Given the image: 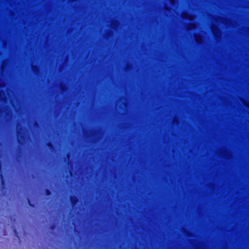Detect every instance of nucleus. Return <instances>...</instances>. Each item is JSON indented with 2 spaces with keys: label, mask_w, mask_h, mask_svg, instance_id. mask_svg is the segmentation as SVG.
I'll list each match as a JSON object with an SVG mask.
<instances>
[{
  "label": "nucleus",
  "mask_w": 249,
  "mask_h": 249,
  "mask_svg": "<svg viewBox=\"0 0 249 249\" xmlns=\"http://www.w3.org/2000/svg\"><path fill=\"white\" fill-rule=\"evenodd\" d=\"M169 1H170V3H171L172 5H173V4H174V0H169Z\"/></svg>",
  "instance_id": "5"
},
{
  "label": "nucleus",
  "mask_w": 249,
  "mask_h": 249,
  "mask_svg": "<svg viewBox=\"0 0 249 249\" xmlns=\"http://www.w3.org/2000/svg\"><path fill=\"white\" fill-rule=\"evenodd\" d=\"M212 31L213 33L215 36L217 37L220 35V32H219L218 29L214 26H213L212 27Z\"/></svg>",
  "instance_id": "1"
},
{
  "label": "nucleus",
  "mask_w": 249,
  "mask_h": 249,
  "mask_svg": "<svg viewBox=\"0 0 249 249\" xmlns=\"http://www.w3.org/2000/svg\"><path fill=\"white\" fill-rule=\"evenodd\" d=\"M195 39H196V41L198 43H200L201 42V41H202V38L201 37L199 36H197V35H196L195 36Z\"/></svg>",
  "instance_id": "3"
},
{
  "label": "nucleus",
  "mask_w": 249,
  "mask_h": 249,
  "mask_svg": "<svg viewBox=\"0 0 249 249\" xmlns=\"http://www.w3.org/2000/svg\"><path fill=\"white\" fill-rule=\"evenodd\" d=\"M182 17L183 18L188 19L189 20H192L194 18V17L192 16L188 15L187 13H183L182 14Z\"/></svg>",
  "instance_id": "2"
},
{
  "label": "nucleus",
  "mask_w": 249,
  "mask_h": 249,
  "mask_svg": "<svg viewBox=\"0 0 249 249\" xmlns=\"http://www.w3.org/2000/svg\"><path fill=\"white\" fill-rule=\"evenodd\" d=\"M196 28V25L195 24H191L189 25L188 29H193Z\"/></svg>",
  "instance_id": "4"
}]
</instances>
